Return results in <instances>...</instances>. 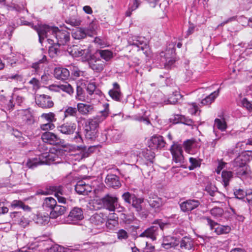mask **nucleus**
Masks as SVG:
<instances>
[{"instance_id": "obj_1", "label": "nucleus", "mask_w": 252, "mask_h": 252, "mask_svg": "<svg viewBox=\"0 0 252 252\" xmlns=\"http://www.w3.org/2000/svg\"><path fill=\"white\" fill-rule=\"evenodd\" d=\"M8 9L9 11L17 12L19 14V18L17 19L18 24L31 27L37 32L39 37V41L41 45H42L45 38H47L49 44L54 43V40L51 38V36L53 35L54 37H55V34L59 30L57 27H50L46 25L38 27L33 26L32 23L26 20L27 17L25 16L28 15V11L25 8L24 4L12 3L9 5Z\"/></svg>"}, {"instance_id": "obj_2", "label": "nucleus", "mask_w": 252, "mask_h": 252, "mask_svg": "<svg viewBox=\"0 0 252 252\" xmlns=\"http://www.w3.org/2000/svg\"><path fill=\"white\" fill-rule=\"evenodd\" d=\"M108 112L106 110L101 111L100 113L93 118L87 120L83 127V133L88 140H94L97 136L99 124L103 122L108 116Z\"/></svg>"}, {"instance_id": "obj_3", "label": "nucleus", "mask_w": 252, "mask_h": 252, "mask_svg": "<svg viewBox=\"0 0 252 252\" xmlns=\"http://www.w3.org/2000/svg\"><path fill=\"white\" fill-rule=\"evenodd\" d=\"M42 207L45 210L50 212L49 216L51 219H56L63 215L67 210L66 206L58 205L56 200L52 197L45 198Z\"/></svg>"}, {"instance_id": "obj_4", "label": "nucleus", "mask_w": 252, "mask_h": 252, "mask_svg": "<svg viewBox=\"0 0 252 252\" xmlns=\"http://www.w3.org/2000/svg\"><path fill=\"white\" fill-rule=\"evenodd\" d=\"M59 157L52 153H44L40 155L38 158L29 159L26 165L29 168H33L39 165L51 164L59 162Z\"/></svg>"}, {"instance_id": "obj_5", "label": "nucleus", "mask_w": 252, "mask_h": 252, "mask_svg": "<svg viewBox=\"0 0 252 252\" xmlns=\"http://www.w3.org/2000/svg\"><path fill=\"white\" fill-rule=\"evenodd\" d=\"M165 242L166 240H164L162 245V247L165 249L179 246V250L181 252H191L194 250V241L189 236L183 237L180 241L175 240L174 242L169 243H166Z\"/></svg>"}, {"instance_id": "obj_6", "label": "nucleus", "mask_w": 252, "mask_h": 252, "mask_svg": "<svg viewBox=\"0 0 252 252\" xmlns=\"http://www.w3.org/2000/svg\"><path fill=\"white\" fill-rule=\"evenodd\" d=\"M245 154H242L236 158L232 162V169L238 177H246L250 173V167L247 164L243 158Z\"/></svg>"}, {"instance_id": "obj_7", "label": "nucleus", "mask_w": 252, "mask_h": 252, "mask_svg": "<svg viewBox=\"0 0 252 252\" xmlns=\"http://www.w3.org/2000/svg\"><path fill=\"white\" fill-rule=\"evenodd\" d=\"M39 193L43 195L54 194L58 202L62 204H66L68 197L65 188L62 185L47 186L46 190H42Z\"/></svg>"}, {"instance_id": "obj_8", "label": "nucleus", "mask_w": 252, "mask_h": 252, "mask_svg": "<svg viewBox=\"0 0 252 252\" xmlns=\"http://www.w3.org/2000/svg\"><path fill=\"white\" fill-rule=\"evenodd\" d=\"M85 59L88 62L89 66L94 72H101L105 66V63L94 54L92 55L89 49H86Z\"/></svg>"}, {"instance_id": "obj_9", "label": "nucleus", "mask_w": 252, "mask_h": 252, "mask_svg": "<svg viewBox=\"0 0 252 252\" xmlns=\"http://www.w3.org/2000/svg\"><path fill=\"white\" fill-rule=\"evenodd\" d=\"M203 219L206 221L207 224L209 226L210 229L214 230V232L217 235L227 234L231 230L230 226L220 225L212 220L209 217H204Z\"/></svg>"}, {"instance_id": "obj_10", "label": "nucleus", "mask_w": 252, "mask_h": 252, "mask_svg": "<svg viewBox=\"0 0 252 252\" xmlns=\"http://www.w3.org/2000/svg\"><path fill=\"white\" fill-rule=\"evenodd\" d=\"M84 219L83 211L82 208L75 207L72 208L66 218L68 223L75 224L78 221Z\"/></svg>"}, {"instance_id": "obj_11", "label": "nucleus", "mask_w": 252, "mask_h": 252, "mask_svg": "<svg viewBox=\"0 0 252 252\" xmlns=\"http://www.w3.org/2000/svg\"><path fill=\"white\" fill-rule=\"evenodd\" d=\"M170 150L172 155L173 160L176 163H182L183 162L184 158L183 155L182 148L181 145L173 142Z\"/></svg>"}, {"instance_id": "obj_12", "label": "nucleus", "mask_w": 252, "mask_h": 252, "mask_svg": "<svg viewBox=\"0 0 252 252\" xmlns=\"http://www.w3.org/2000/svg\"><path fill=\"white\" fill-rule=\"evenodd\" d=\"M57 44L59 46H65L68 45L70 41V33L65 30H58L55 37Z\"/></svg>"}, {"instance_id": "obj_13", "label": "nucleus", "mask_w": 252, "mask_h": 252, "mask_svg": "<svg viewBox=\"0 0 252 252\" xmlns=\"http://www.w3.org/2000/svg\"><path fill=\"white\" fill-rule=\"evenodd\" d=\"M146 200L156 211H159L163 204L162 199L154 193L149 194Z\"/></svg>"}, {"instance_id": "obj_14", "label": "nucleus", "mask_w": 252, "mask_h": 252, "mask_svg": "<svg viewBox=\"0 0 252 252\" xmlns=\"http://www.w3.org/2000/svg\"><path fill=\"white\" fill-rule=\"evenodd\" d=\"M41 139L44 142L51 145H57L62 143L61 139L57 135L49 131L42 133Z\"/></svg>"}, {"instance_id": "obj_15", "label": "nucleus", "mask_w": 252, "mask_h": 252, "mask_svg": "<svg viewBox=\"0 0 252 252\" xmlns=\"http://www.w3.org/2000/svg\"><path fill=\"white\" fill-rule=\"evenodd\" d=\"M36 103L43 108H49L54 105V102L50 96L45 94L37 95L35 97Z\"/></svg>"}, {"instance_id": "obj_16", "label": "nucleus", "mask_w": 252, "mask_h": 252, "mask_svg": "<svg viewBox=\"0 0 252 252\" xmlns=\"http://www.w3.org/2000/svg\"><path fill=\"white\" fill-rule=\"evenodd\" d=\"M102 204L104 208L110 211H114L117 204L118 198L107 194L101 199Z\"/></svg>"}, {"instance_id": "obj_17", "label": "nucleus", "mask_w": 252, "mask_h": 252, "mask_svg": "<svg viewBox=\"0 0 252 252\" xmlns=\"http://www.w3.org/2000/svg\"><path fill=\"white\" fill-rule=\"evenodd\" d=\"M200 202L198 200L189 199L180 204L181 210L184 212H189L199 206Z\"/></svg>"}, {"instance_id": "obj_18", "label": "nucleus", "mask_w": 252, "mask_h": 252, "mask_svg": "<svg viewBox=\"0 0 252 252\" xmlns=\"http://www.w3.org/2000/svg\"><path fill=\"white\" fill-rule=\"evenodd\" d=\"M107 216L103 213H96L90 218L91 223L97 226H101L106 221Z\"/></svg>"}, {"instance_id": "obj_19", "label": "nucleus", "mask_w": 252, "mask_h": 252, "mask_svg": "<svg viewBox=\"0 0 252 252\" xmlns=\"http://www.w3.org/2000/svg\"><path fill=\"white\" fill-rule=\"evenodd\" d=\"M165 142L162 136L155 135L153 136L149 142V147L152 149H161L165 145Z\"/></svg>"}, {"instance_id": "obj_20", "label": "nucleus", "mask_w": 252, "mask_h": 252, "mask_svg": "<svg viewBox=\"0 0 252 252\" xmlns=\"http://www.w3.org/2000/svg\"><path fill=\"white\" fill-rule=\"evenodd\" d=\"M70 75V72L68 69L62 67H57L54 69V76L58 79L65 81L68 79Z\"/></svg>"}, {"instance_id": "obj_21", "label": "nucleus", "mask_w": 252, "mask_h": 252, "mask_svg": "<svg viewBox=\"0 0 252 252\" xmlns=\"http://www.w3.org/2000/svg\"><path fill=\"white\" fill-rule=\"evenodd\" d=\"M105 182L108 187L114 189H118L121 186L119 177L114 174H108L105 178Z\"/></svg>"}, {"instance_id": "obj_22", "label": "nucleus", "mask_w": 252, "mask_h": 252, "mask_svg": "<svg viewBox=\"0 0 252 252\" xmlns=\"http://www.w3.org/2000/svg\"><path fill=\"white\" fill-rule=\"evenodd\" d=\"M58 131L65 135H71L74 133L76 129L75 123H66L57 127Z\"/></svg>"}, {"instance_id": "obj_23", "label": "nucleus", "mask_w": 252, "mask_h": 252, "mask_svg": "<svg viewBox=\"0 0 252 252\" xmlns=\"http://www.w3.org/2000/svg\"><path fill=\"white\" fill-rule=\"evenodd\" d=\"M108 94L111 97L116 101H119L122 98L120 86L117 82L113 84V88L109 90Z\"/></svg>"}, {"instance_id": "obj_24", "label": "nucleus", "mask_w": 252, "mask_h": 252, "mask_svg": "<svg viewBox=\"0 0 252 252\" xmlns=\"http://www.w3.org/2000/svg\"><path fill=\"white\" fill-rule=\"evenodd\" d=\"M63 50H66L69 55L74 57H83L85 55L86 56V50H80L76 45L69 47V45H68L67 48H64Z\"/></svg>"}, {"instance_id": "obj_25", "label": "nucleus", "mask_w": 252, "mask_h": 252, "mask_svg": "<svg viewBox=\"0 0 252 252\" xmlns=\"http://www.w3.org/2000/svg\"><path fill=\"white\" fill-rule=\"evenodd\" d=\"M158 228L156 226H152L146 229L143 232L139 235L140 237H147L153 240L156 239Z\"/></svg>"}, {"instance_id": "obj_26", "label": "nucleus", "mask_w": 252, "mask_h": 252, "mask_svg": "<svg viewBox=\"0 0 252 252\" xmlns=\"http://www.w3.org/2000/svg\"><path fill=\"white\" fill-rule=\"evenodd\" d=\"M128 42L130 45L135 46L142 50H143L144 47L146 45V42L142 37H132L131 38H129Z\"/></svg>"}, {"instance_id": "obj_27", "label": "nucleus", "mask_w": 252, "mask_h": 252, "mask_svg": "<svg viewBox=\"0 0 252 252\" xmlns=\"http://www.w3.org/2000/svg\"><path fill=\"white\" fill-rule=\"evenodd\" d=\"M77 106L78 112L83 115L91 114L94 110V107L91 104L79 103Z\"/></svg>"}, {"instance_id": "obj_28", "label": "nucleus", "mask_w": 252, "mask_h": 252, "mask_svg": "<svg viewBox=\"0 0 252 252\" xmlns=\"http://www.w3.org/2000/svg\"><path fill=\"white\" fill-rule=\"evenodd\" d=\"M88 32L85 29L80 28L73 30L71 32L72 37L74 39L77 40H81L85 38Z\"/></svg>"}, {"instance_id": "obj_29", "label": "nucleus", "mask_w": 252, "mask_h": 252, "mask_svg": "<svg viewBox=\"0 0 252 252\" xmlns=\"http://www.w3.org/2000/svg\"><path fill=\"white\" fill-rule=\"evenodd\" d=\"M220 92V89H219L217 91H216L213 93H212L210 95L206 96L205 98L203 99L201 103L203 105H209L212 102L214 101L215 98L218 96Z\"/></svg>"}, {"instance_id": "obj_30", "label": "nucleus", "mask_w": 252, "mask_h": 252, "mask_svg": "<svg viewBox=\"0 0 252 252\" xmlns=\"http://www.w3.org/2000/svg\"><path fill=\"white\" fill-rule=\"evenodd\" d=\"M52 45L49 47L48 53L50 57L53 58L60 56L61 54V49H59L60 46L54 42Z\"/></svg>"}, {"instance_id": "obj_31", "label": "nucleus", "mask_w": 252, "mask_h": 252, "mask_svg": "<svg viewBox=\"0 0 252 252\" xmlns=\"http://www.w3.org/2000/svg\"><path fill=\"white\" fill-rule=\"evenodd\" d=\"M233 173L232 171L223 170L221 173V178L223 185L224 187H227L230 181L232 179Z\"/></svg>"}, {"instance_id": "obj_32", "label": "nucleus", "mask_w": 252, "mask_h": 252, "mask_svg": "<svg viewBox=\"0 0 252 252\" xmlns=\"http://www.w3.org/2000/svg\"><path fill=\"white\" fill-rule=\"evenodd\" d=\"M97 54L99 55L102 59L105 60L106 61H108L113 57L112 52L108 50H97L94 55L96 56Z\"/></svg>"}, {"instance_id": "obj_33", "label": "nucleus", "mask_w": 252, "mask_h": 252, "mask_svg": "<svg viewBox=\"0 0 252 252\" xmlns=\"http://www.w3.org/2000/svg\"><path fill=\"white\" fill-rule=\"evenodd\" d=\"M11 207L13 208H22L24 211H30L31 208L25 205L22 201L14 200L11 203Z\"/></svg>"}, {"instance_id": "obj_34", "label": "nucleus", "mask_w": 252, "mask_h": 252, "mask_svg": "<svg viewBox=\"0 0 252 252\" xmlns=\"http://www.w3.org/2000/svg\"><path fill=\"white\" fill-rule=\"evenodd\" d=\"M22 115L23 123L25 125H30L34 123L32 116L28 111H24Z\"/></svg>"}, {"instance_id": "obj_35", "label": "nucleus", "mask_w": 252, "mask_h": 252, "mask_svg": "<svg viewBox=\"0 0 252 252\" xmlns=\"http://www.w3.org/2000/svg\"><path fill=\"white\" fill-rule=\"evenodd\" d=\"M214 126L221 131H224L227 128V126L224 119H216L215 120Z\"/></svg>"}, {"instance_id": "obj_36", "label": "nucleus", "mask_w": 252, "mask_h": 252, "mask_svg": "<svg viewBox=\"0 0 252 252\" xmlns=\"http://www.w3.org/2000/svg\"><path fill=\"white\" fill-rule=\"evenodd\" d=\"M205 190L212 196H215L217 194L222 196V195L218 191L217 188L216 186L212 184L207 185Z\"/></svg>"}, {"instance_id": "obj_37", "label": "nucleus", "mask_w": 252, "mask_h": 252, "mask_svg": "<svg viewBox=\"0 0 252 252\" xmlns=\"http://www.w3.org/2000/svg\"><path fill=\"white\" fill-rule=\"evenodd\" d=\"M143 199L137 198L135 196L131 204H132V207L135 209L136 211L140 212L142 209L141 204L143 202Z\"/></svg>"}, {"instance_id": "obj_38", "label": "nucleus", "mask_w": 252, "mask_h": 252, "mask_svg": "<svg viewBox=\"0 0 252 252\" xmlns=\"http://www.w3.org/2000/svg\"><path fill=\"white\" fill-rule=\"evenodd\" d=\"M47 61L46 57L43 55L42 58L37 62L32 63V67L34 68L36 72H38L40 69L43 67V64Z\"/></svg>"}, {"instance_id": "obj_39", "label": "nucleus", "mask_w": 252, "mask_h": 252, "mask_svg": "<svg viewBox=\"0 0 252 252\" xmlns=\"http://www.w3.org/2000/svg\"><path fill=\"white\" fill-rule=\"evenodd\" d=\"M182 96L179 92H176L171 94L167 100V104H174L181 98Z\"/></svg>"}, {"instance_id": "obj_40", "label": "nucleus", "mask_w": 252, "mask_h": 252, "mask_svg": "<svg viewBox=\"0 0 252 252\" xmlns=\"http://www.w3.org/2000/svg\"><path fill=\"white\" fill-rule=\"evenodd\" d=\"M58 88H59L61 90L66 93L70 95H72L74 93L73 88L67 83H66L64 84L59 85Z\"/></svg>"}, {"instance_id": "obj_41", "label": "nucleus", "mask_w": 252, "mask_h": 252, "mask_svg": "<svg viewBox=\"0 0 252 252\" xmlns=\"http://www.w3.org/2000/svg\"><path fill=\"white\" fill-rule=\"evenodd\" d=\"M140 3V1L138 0H131L129 4L128 10L126 12V15L127 16H130L131 11L136 9L138 7Z\"/></svg>"}, {"instance_id": "obj_42", "label": "nucleus", "mask_w": 252, "mask_h": 252, "mask_svg": "<svg viewBox=\"0 0 252 252\" xmlns=\"http://www.w3.org/2000/svg\"><path fill=\"white\" fill-rule=\"evenodd\" d=\"M118 216H115V215H113V219H111L110 216H108L105 224L107 227L111 229L118 224Z\"/></svg>"}, {"instance_id": "obj_43", "label": "nucleus", "mask_w": 252, "mask_h": 252, "mask_svg": "<svg viewBox=\"0 0 252 252\" xmlns=\"http://www.w3.org/2000/svg\"><path fill=\"white\" fill-rule=\"evenodd\" d=\"M78 111L77 107L76 108L71 106H68L66 108L64 111V117H75L77 114Z\"/></svg>"}, {"instance_id": "obj_44", "label": "nucleus", "mask_w": 252, "mask_h": 252, "mask_svg": "<svg viewBox=\"0 0 252 252\" xmlns=\"http://www.w3.org/2000/svg\"><path fill=\"white\" fill-rule=\"evenodd\" d=\"M75 97L78 100L83 101L85 99V92L82 87L80 86H77L76 95Z\"/></svg>"}, {"instance_id": "obj_45", "label": "nucleus", "mask_w": 252, "mask_h": 252, "mask_svg": "<svg viewBox=\"0 0 252 252\" xmlns=\"http://www.w3.org/2000/svg\"><path fill=\"white\" fill-rule=\"evenodd\" d=\"M142 155L145 159L149 161L150 163H153L154 159L155 157V154L153 152L147 150L142 152Z\"/></svg>"}, {"instance_id": "obj_46", "label": "nucleus", "mask_w": 252, "mask_h": 252, "mask_svg": "<svg viewBox=\"0 0 252 252\" xmlns=\"http://www.w3.org/2000/svg\"><path fill=\"white\" fill-rule=\"evenodd\" d=\"M189 161L190 163V165L189 166V169L190 170H193L194 168L200 166L201 161L200 159L194 158H190Z\"/></svg>"}, {"instance_id": "obj_47", "label": "nucleus", "mask_w": 252, "mask_h": 252, "mask_svg": "<svg viewBox=\"0 0 252 252\" xmlns=\"http://www.w3.org/2000/svg\"><path fill=\"white\" fill-rule=\"evenodd\" d=\"M211 214L215 218L220 217L223 214V210L220 207H214L210 210Z\"/></svg>"}, {"instance_id": "obj_48", "label": "nucleus", "mask_w": 252, "mask_h": 252, "mask_svg": "<svg viewBox=\"0 0 252 252\" xmlns=\"http://www.w3.org/2000/svg\"><path fill=\"white\" fill-rule=\"evenodd\" d=\"M86 90L91 95L93 94L94 93L96 94H98L97 92H99L98 90H96V85L94 82L89 83L86 87Z\"/></svg>"}, {"instance_id": "obj_49", "label": "nucleus", "mask_w": 252, "mask_h": 252, "mask_svg": "<svg viewBox=\"0 0 252 252\" xmlns=\"http://www.w3.org/2000/svg\"><path fill=\"white\" fill-rule=\"evenodd\" d=\"M85 185L84 183L82 181H79L75 187V191L80 194H84L85 192Z\"/></svg>"}, {"instance_id": "obj_50", "label": "nucleus", "mask_w": 252, "mask_h": 252, "mask_svg": "<svg viewBox=\"0 0 252 252\" xmlns=\"http://www.w3.org/2000/svg\"><path fill=\"white\" fill-rule=\"evenodd\" d=\"M35 222L39 224L45 225L48 222L49 219L48 217L37 215L34 219Z\"/></svg>"}, {"instance_id": "obj_51", "label": "nucleus", "mask_w": 252, "mask_h": 252, "mask_svg": "<svg viewBox=\"0 0 252 252\" xmlns=\"http://www.w3.org/2000/svg\"><path fill=\"white\" fill-rule=\"evenodd\" d=\"M41 117L47 120L49 123H52L53 122L56 121V119L55 118V115L52 112H50L49 113H43Z\"/></svg>"}, {"instance_id": "obj_52", "label": "nucleus", "mask_w": 252, "mask_h": 252, "mask_svg": "<svg viewBox=\"0 0 252 252\" xmlns=\"http://www.w3.org/2000/svg\"><path fill=\"white\" fill-rule=\"evenodd\" d=\"M135 197L134 194H131L129 192H126L122 195V198L128 204H131L132 201Z\"/></svg>"}, {"instance_id": "obj_53", "label": "nucleus", "mask_w": 252, "mask_h": 252, "mask_svg": "<svg viewBox=\"0 0 252 252\" xmlns=\"http://www.w3.org/2000/svg\"><path fill=\"white\" fill-rule=\"evenodd\" d=\"M195 144L194 140H187L184 142V147L185 151L189 153L190 150L193 148V145Z\"/></svg>"}, {"instance_id": "obj_54", "label": "nucleus", "mask_w": 252, "mask_h": 252, "mask_svg": "<svg viewBox=\"0 0 252 252\" xmlns=\"http://www.w3.org/2000/svg\"><path fill=\"white\" fill-rule=\"evenodd\" d=\"M69 67L71 72V74L73 77L77 78L83 75V72L80 71L77 67L75 66H70Z\"/></svg>"}, {"instance_id": "obj_55", "label": "nucleus", "mask_w": 252, "mask_h": 252, "mask_svg": "<svg viewBox=\"0 0 252 252\" xmlns=\"http://www.w3.org/2000/svg\"><path fill=\"white\" fill-rule=\"evenodd\" d=\"M242 105L250 112H252V101H249L244 98L241 101Z\"/></svg>"}, {"instance_id": "obj_56", "label": "nucleus", "mask_w": 252, "mask_h": 252, "mask_svg": "<svg viewBox=\"0 0 252 252\" xmlns=\"http://www.w3.org/2000/svg\"><path fill=\"white\" fill-rule=\"evenodd\" d=\"M108 135L111 136L112 140L115 142L118 140L120 138V133L116 129L111 130L108 132Z\"/></svg>"}, {"instance_id": "obj_57", "label": "nucleus", "mask_w": 252, "mask_h": 252, "mask_svg": "<svg viewBox=\"0 0 252 252\" xmlns=\"http://www.w3.org/2000/svg\"><path fill=\"white\" fill-rule=\"evenodd\" d=\"M121 219L126 223H130L135 220V217L133 215H127L125 214H121Z\"/></svg>"}, {"instance_id": "obj_58", "label": "nucleus", "mask_w": 252, "mask_h": 252, "mask_svg": "<svg viewBox=\"0 0 252 252\" xmlns=\"http://www.w3.org/2000/svg\"><path fill=\"white\" fill-rule=\"evenodd\" d=\"M117 237L119 240L126 239L128 237V235L126 230L121 229L117 233Z\"/></svg>"}, {"instance_id": "obj_59", "label": "nucleus", "mask_w": 252, "mask_h": 252, "mask_svg": "<svg viewBox=\"0 0 252 252\" xmlns=\"http://www.w3.org/2000/svg\"><path fill=\"white\" fill-rule=\"evenodd\" d=\"M154 223L158 224L162 230L165 228H168L169 226L170 225L169 223L163 222L160 220H155Z\"/></svg>"}, {"instance_id": "obj_60", "label": "nucleus", "mask_w": 252, "mask_h": 252, "mask_svg": "<svg viewBox=\"0 0 252 252\" xmlns=\"http://www.w3.org/2000/svg\"><path fill=\"white\" fill-rule=\"evenodd\" d=\"M246 191H245L243 189H237L234 191V195L237 198L242 199L246 197Z\"/></svg>"}, {"instance_id": "obj_61", "label": "nucleus", "mask_w": 252, "mask_h": 252, "mask_svg": "<svg viewBox=\"0 0 252 252\" xmlns=\"http://www.w3.org/2000/svg\"><path fill=\"white\" fill-rule=\"evenodd\" d=\"M218 164L217 168L215 170V171L218 174H220L221 170L225 167V166L226 164V163L223 161L222 159H220V160L218 159Z\"/></svg>"}, {"instance_id": "obj_62", "label": "nucleus", "mask_w": 252, "mask_h": 252, "mask_svg": "<svg viewBox=\"0 0 252 252\" xmlns=\"http://www.w3.org/2000/svg\"><path fill=\"white\" fill-rule=\"evenodd\" d=\"M49 252H65V249L58 245H55L50 248Z\"/></svg>"}, {"instance_id": "obj_63", "label": "nucleus", "mask_w": 252, "mask_h": 252, "mask_svg": "<svg viewBox=\"0 0 252 252\" xmlns=\"http://www.w3.org/2000/svg\"><path fill=\"white\" fill-rule=\"evenodd\" d=\"M29 83L32 86L33 90H37L40 88V83L38 79L35 78H32Z\"/></svg>"}, {"instance_id": "obj_64", "label": "nucleus", "mask_w": 252, "mask_h": 252, "mask_svg": "<svg viewBox=\"0 0 252 252\" xmlns=\"http://www.w3.org/2000/svg\"><path fill=\"white\" fill-rule=\"evenodd\" d=\"M246 198L249 204L252 205V189L246 191Z\"/></svg>"}]
</instances>
